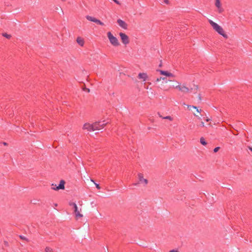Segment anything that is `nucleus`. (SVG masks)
Instances as JSON below:
<instances>
[{
	"label": "nucleus",
	"instance_id": "obj_19",
	"mask_svg": "<svg viewBox=\"0 0 252 252\" xmlns=\"http://www.w3.org/2000/svg\"><path fill=\"white\" fill-rule=\"evenodd\" d=\"M45 251L46 252H53V250L50 247H46Z\"/></svg>",
	"mask_w": 252,
	"mask_h": 252
},
{
	"label": "nucleus",
	"instance_id": "obj_27",
	"mask_svg": "<svg viewBox=\"0 0 252 252\" xmlns=\"http://www.w3.org/2000/svg\"><path fill=\"white\" fill-rule=\"evenodd\" d=\"M197 98H198V99L200 101L201 100L202 98H201V95H200V94L198 95V96H197Z\"/></svg>",
	"mask_w": 252,
	"mask_h": 252
},
{
	"label": "nucleus",
	"instance_id": "obj_4",
	"mask_svg": "<svg viewBox=\"0 0 252 252\" xmlns=\"http://www.w3.org/2000/svg\"><path fill=\"white\" fill-rule=\"evenodd\" d=\"M69 205L73 207L74 209V213L75 219L78 220L80 218H82L83 217V215L80 213V211L78 210V207L76 203L74 202L69 203Z\"/></svg>",
	"mask_w": 252,
	"mask_h": 252
},
{
	"label": "nucleus",
	"instance_id": "obj_6",
	"mask_svg": "<svg viewBox=\"0 0 252 252\" xmlns=\"http://www.w3.org/2000/svg\"><path fill=\"white\" fill-rule=\"evenodd\" d=\"M100 121L93 123V131L99 130L102 129L107 124V123L100 124Z\"/></svg>",
	"mask_w": 252,
	"mask_h": 252
},
{
	"label": "nucleus",
	"instance_id": "obj_31",
	"mask_svg": "<svg viewBox=\"0 0 252 252\" xmlns=\"http://www.w3.org/2000/svg\"><path fill=\"white\" fill-rule=\"evenodd\" d=\"M210 120V119H209V118H207V119L206 120V121L207 122H208V121H209Z\"/></svg>",
	"mask_w": 252,
	"mask_h": 252
},
{
	"label": "nucleus",
	"instance_id": "obj_26",
	"mask_svg": "<svg viewBox=\"0 0 252 252\" xmlns=\"http://www.w3.org/2000/svg\"><path fill=\"white\" fill-rule=\"evenodd\" d=\"M163 1L166 4H169L170 3L169 0H164Z\"/></svg>",
	"mask_w": 252,
	"mask_h": 252
},
{
	"label": "nucleus",
	"instance_id": "obj_12",
	"mask_svg": "<svg viewBox=\"0 0 252 252\" xmlns=\"http://www.w3.org/2000/svg\"><path fill=\"white\" fill-rule=\"evenodd\" d=\"M159 72H160V74L170 78H174L175 77V75L167 71L160 70H159Z\"/></svg>",
	"mask_w": 252,
	"mask_h": 252
},
{
	"label": "nucleus",
	"instance_id": "obj_9",
	"mask_svg": "<svg viewBox=\"0 0 252 252\" xmlns=\"http://www.w3.org/2000/svg\"><path fill=\"white\" fill-rule=\"evenodd\" d=\"M86 18L89 21L94 22L98 25L101 26H104V23L101 22L99 20L97 19L94 17H91L90 16H87Z\"/></svg>",
	"mask_w": 252,
	"mask_h": 252
},
{
	"label": "nucleus",
	"instance_id": "obj_15",
	"mask_svg": "<svg viewBox=\"0 0 252 252\" xmlns=\"http://www.w3.org/2000/svg\"><path fill=\"white\" fill-rule=\"evenodd\" d=\"M77 43L81 47L84 46L85 41L83 38L81 37H78L76 39Z\"/></svg>",
	"mask_w": 252,
	"mask_h": 252
},
{
	"label": "nucleus",
	"instance_id": "obj_5",
	"mask_svg": "<svg viewBox=\"0 0 252 252\" xmlns=\"http://www.w3.org/2000/svg\"><path fill=\"white\" fill-rule=\"evenodd\" d=\"M64 185L65 181L64 180H61L60 182V184L58 186H57L56 185L54 184H52L51 185V189L54 190H58L59 189H64Z\"/></svg>",
	"mask_w": 252,
	"mask_h": 252
},
{
	"label": "nucleus",
	"instance_id": "obj_25",
	"mask_svg": "<svg viewBox=\"0 0 252 252\" xmlns=\"http://www.w3.org/2000/svg\"><path fill=\"white\" fill-rule=\"evenodd\" d=\"M220 149V148L219 147H216L214 149V152L216 153Z\"/></svg>",
	"mask_w": 252,
	"mask_h": 252
},
{
	"label": "nucleus",
	"instance_id": "obj_23",
	"mask_svg": "<svg viewBox=\"0 0 252 252\" xmlns=\"http://www.w3.org/2000/svg\"><path fill=\"white\" fill-rule=\"evenodd\" d=\"M2 35L3 36L7 38H8V39L10 38L11 37V36L10 34H7L6 33H3Z\"/></svg>",
	"mask_w": 252,
	"mask_h": 252
},
{
	"label": "nucleus",
	"instance_id": "obj_10",
	"mask_svg": "<svg viewBox=\"0 0 252 252\" xmlns=\"http://www.w3.org/2000/svg\"><path fill=\"white\" fill-rule=\"evenodd\" d=\"M83 129L84 130H87L89 131H93V123L90 124L89 123H86L84 124L83 126Z\"/></svg>",
	"mask_w": 252,
	"mask_h": 252
},
{
	"label": "nucleus",
	"instance_id": "obj_33",
	"mask_svg": "<svg viewBox=\"0 0 252 252\" xmlns=\"http://www.w3.org/2000/svg\"><path fill=\"white\" fill-rule=\"evenodd\" d=\"M4 243L6 245H8V243L7 242H4Z\"/></svg>",
	"mask_w": 252,
	"mask_h": 252
},
{
	"label": "nucleus",
	"instance_id": "obj_35",
	"mask_svg": "<svg viewBox=\"0 0 252 252\" xmlns=\"http://www.w3.org/2000/svg\"><path fill=\"white\" fill-rule=\"evenodd\" d=\"M87 91H88V92H90V90H89V89H88V90H87Z\"/></svg>",
	"mask_w": 252,
	"mask_h": 252
},
{
	"label": "nucleus",
	"instance_id": "obj_2",
	"mask_svg": "<svg viewBox=\"0 0 252 252\" xmlns=\"http://www.w3.org/2000/svg\"><path fill=\"white\" fill-rule=\"evenodd\" d=\"M173 82L175 83L174 87L175 89L179 90L184 94H188L191 92L192 89H189L186 84H182L177 81L173 80Z\"/></svg>",
	"mask_w": 252,
	"mask_h": 252
},
{
	"label": "nucleus",
	"instance_id": "obj_14",
	"mask_svg": "<svg viewBox=\"0 0 252 252\" xmlns=\"http://www.w3.org/2000/svg\"><path fill=\"white\" fill-rule=\"evenodd\" d=\"M215 5L218 8L219 12L221 13L223 11V9L221 7V3L220 0H215Z\"/></svg>",
	"mask_w": 252,
	"mask_h": 252
},
{
	"label": "nucleus",
	"instance_id": "obj_7",
	"mask_svg": "<svg viewBox=\"0 0 252 252\" xmlns=\"http://www.w3.org/2000/svg\"><path fill=\"white\" fill-rule=\"evenodd\" d=\"M119 35L122 43L125 45H127L129 42L128 36L125 33L120 32Z\"/></svg>",
	"mask_w": 252,
	"mask_h": 252
},
{
	"label": "nucleus",
	"instance_id": "obj_16",
	"mask_svg": "<svg viewBox=\"0 0 252 252\" xmlns=\"http://www.w3.org/2000/svg\"><path fill=\"white\" fill-rule=\"evenodd\" d=\"M195 110V112H193V115L194 116H195L196 117H197L198 119H200L201 118L199 116V114L201 113V109H200L199 110L197 107H196V109H194Z\"/></svg>",
	"mask_w": 252,
	"mask_h": 252
},
{
	"label": "nucleus",
	"instance_id": "obj_1",
	"mask_svg": "<svg viewBox=\"0 0 252 252\" xmlns=\"http://www.w3.org/2000/svg\"><path fill=\"white\" fill-rule=\"evenodd\" d=\"M209 22L213 27V29L216 32H217L219 34L222 35L223 37L225 38H228L227 35L225 33L224 30L221 26H220L218 24L214 22L211 20H209Z\"/></svg>",
	"mask_w": 252,
	"mask_h": 252
},
{
	"label": "nucleus",
	"instance_id": "obj_34",
	"mask_svg": "<svg viewBox=\"0 0 252 252\" xmlns=\"http://www.w3.org/2000/svg\"><path fill=\"white\" fill-rule=\"evenodd\" d=\"M195 87L196 89H198V86L196 85V86H195Z\"/></svg>",
	"mask_w": 252,
	"mask_h": 252
},
{
	"label": "nucleus",
	"instance_id": "obj_8",
	"mask_svg": "<svg viewBox=\"0 0 252 252\" xmlns=\"http://www.w3.org/2000/svg\"><path fill=\"white\" fill-rule=\"evenodd\" d=\"M117 23L120 27L123 29L124 30H127L128 28V24L124 21L121 19H118L117 20Z\"/></svg>",
	"mask_w": 252,
	"mask_h": 252
},
{
	"label": "nucleus",
	"instance_id": "obj_18",
	"mask_svg": "<svg viewBox=\"0 0 252 252\" xmlns=\"http://www.w3.org/2000/svg\"><path fill=\"white\" fill-rule=\"evenodd\" d=\"M200 142L203 145H207V142L205 141V139L203 137H201L200 139Z\"/></svg>",
	"mask_w": 252,
	"mask_h": 252
},
{
	"label": "nucleus",
	"instance_id": "obj_30",
	"mask_svg": "<svg viewBox=\"0 0 252 252\" xmlns=\"http://www.w3.org/2000/svg\"><path fill=\"white\" fill-rule=\"evenodd\" d=\"M201 125L202 127H204L205 126L204 123L203 122H201Z\"/></svg>",
	"mask_w": 252,
	"mask_h": 252
},
{
	"label": "nucleus",
	"instance_id": "obj_13",
	"mask_svg": "<svg viewBox=\"0 0 252 252\" xmlns=\"http://www.w3.org/2000/svg\"><path fill=\"white\" fill-rule=\"evenodd\" d=\"M138 78L143 81H145L148 78V76L147 73L142 72L138 74Z\"/></svg>",
	"mask_w": 252,
	"mask_h": 252
},
{
	"label": "nucleus",
	"instance_id": "obj_24",
	"mask_svg": "<svg viewBox=\"0 0 252 252\" xmlns=\"http://www.w3.org/2000/svg\"><path fill=\"white\" fill-rule=\"evenodd\" d=\"M20 238L22 239V240H25L27 242H29V240L25 237L23 236H22V235H20Z\"/></svg>",
	"mask_w": 252,
	"mask_h": 252
},
{
	"label": "nucleus",
	"instance_id": "obj_21",
	"mask_svg": "<svg viewBox=\"0 0 252 252\" xmlns=\"http://www.w3.org/2000/svg\"><path fill=\"white\" fill-rule=\"evenodd\" d=\"M91 182H92L93 183H94V185H95L96 186V188L98 189H100V187L99 186V185L96 183H95L94 181L93 180V179H91Z\"/></svg>",
	"mask_w": 252,
	"mask_h": 252
},
{
	"label": "nucleus",
	"instance_id": "obj_29",
	"mask_svg": "<svg viewBox=\"0 0 252 252\" xmlns=\"http://www.w3.org/2000/svg\"><path fill=\"white\" fill-rule=\"evenodd\" d=\"M115 3H116L118 4H120V2L117 0H113Z\"/></svg>",
	"mask_w": 252,
	"mask_h": 252
},
{
	"label": "nucleus",
	"instance_id": "obj_32",
	"mask_svg": "<svg viewBox=\"0 0 252 252\" xmlns=\"http://www.w3.org/2000/svg\"><path fill=\"white\" fill-rule=\"evenodd\" d=\"M249 149L252 152V147H249Z\"/></svg>",
	"mask_w": 252,
	"mask_h": 252
},
{
	"label": "nucleus",
	"instance_id": "obj_3",
	"mask_svg": "<svg viewBox=\"0 0 252 252\" xmlns=\"http://www.w3.org/2000/svg\"><path fill=\"white\" fill-rule=\"evenodd\" d=\"M107 35L110 43L112 46L118 47L120 45V43L118 38L113 35L110 32H107Z\"/></svg>",
	"mask_w": 252,
	"mask_h": 252
},
{
	"label": "nucleus",
	"instance_id": "obj_17",
	"mask_svg": "<svg viewBox=\"0 0 252 252\" xmlns=\"http://www.w3.org/2000/svg\"><path fill=\"white\" fill-rule=\"evenodd\" d=\"M161 80H164L165 81V83H168V82H173L172 80H168L167 81L165 77H160L157 79L156 81L159 82Z\"/></svg>",
	"mask_w": 252,
	"mask_h": 252
},
{
	"label": "nucleus",
	"instance_id": "obj_20",
	"mask_svg": "<svg viewBox=\"0 0 252 252\" xmlns=\"http://www.w3.org/2000/svg\"><path fill=\"white\" fill-rule=\"evenodd\" d=\"M187 107L188 108L189 110H191L192 109H196V106H192V105H187Z\"/></svg>",
	"mask_w": 252,
	"mask_h": 252
},
{
	"label": "nucleus",
	"instance_id": "obj_11",
	"mask_svg": "<svg viewBox=\"0 0 252 252\" xmlns=\"http://www.w3.org/2000/svg\"><path fill=\"white\" fill-rule=\"evenodd\" d=\"M138 178L140 183L143 184L144 185H147L148 181L146 179L144 178V176L142 174L139 173L138 174Z\"/></svg>",
	"mask_w": 252,
	"mask_h": 252
},
{
	"label": "nucleus",
	"instance_id": "obj_22",
	"mask_svg": "<svg viewBox=\"0 0 252 252\" xmlns=\"http://www.w3.org/2000/svg\"><path fill=\"white\" fill-rule=\"evenodd\" d=\"M163 119H167V120H169V121H172L173 120V119L171 117L169 116H167L166 117H162Z\"/></svg>",
	"mask_w": 252,
	"mask_h": 252
},
{
	"label": "nucleus",
	"instance_id": "obj_28",
	"mask_svg": "<svg viewBox=\"0 0 252 252\" xmlns=\"http://www.w3.org/2000/svg\"><path fill=\"white\" fill-rule=\"evenodd\" d=\"M169 252H179L177 250H172L170 251Z\"/></svg>",
	"mask_w": 252,
	"mask_h": 252
}]
</instances>
